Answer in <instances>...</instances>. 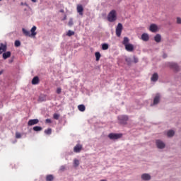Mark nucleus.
Segmentation results:
<instances>
[{
	"mask_svg": "<svg viewBox=\"0 0 181 181\" xmlns=\"http://www.w3.org/2000/svg\"><path fill=\"white\" fill-rule=\"evenodd\" d=\"M95 56L96 58V62L100 61V59L101 58V54L100 52H97L95 53Z\"/></svg>",
	"mask_w": 181,
	"mask_h": 181,
	"instance_id": "393cba45",
	"label": "nucleus"
},
{
	"mask_svg": "<svg viewBox=\"0 0 181 181\" xmlns=\"http://www.w3.org/2000/svg\"><path fill=\"white\" fill-rule=\"evenodd\" d=\"M40 81L39 80V76H35L32 80V84L33 86H36L37 84H39Z\"/></svg>",
	"mask_w": 181,
	"mask_h": 181,
	"instance_id": "4468645a",
	"label": "nucleus"
},
{
	"mask_svg": "<svg viewBox=\"0 0 181 181\" xmlns=\"http://www.w3.org/2000/svg\"><path fill=\"white\" fill-rule=\"evenodd\" d=\"M167 135L170 138L175 135V132L173 130H170L167 132Z\"/></svg>",
	"mask_w": 181,
	"mask_h": 181,
	"instance_id": "cd10ccee",
	"label": "nucleus"
},
{
	"mask_svg": "<svg viewBox=\"0 0 181 181\" xmlns=\"http://www.w3.org/2000/svg\"><path fill=\"white\" fill-rule=\"evenodd\" d=\"M118 119L120 124H127V121H128V116L127 115H122L118 117Z\"/></svg>",
	"mask_w": 181,
	"mask_h": 181,
	"instance_id": "20e7f679",
	"label": "nucleus"
},
{
	"mask_svg": "<svg viewBox=\"0 0 181 181\" xmlns=\"http://www.w3.org/2000/svg\"><path fill=\"white\" fill-rule=\"evenodd\" d=\"M76 11L81 16H83V12H84V8H83V6L81 4H78L76 6Z\"/></svg>",
	"mask_w": 181,
	"mask_h": 181,
	"instance_id": "0eeeda50",
	"label": "nucleus"
},
{
	"mask_svg": "<svg viewBox=\"0 0 181 181\" xmlns=\"http://www.w3.org/2000/svg\"><path fill=\"white\" fill-rule=\"evenodd\" d=\"M143 180H151V175L149 174L144 173L141 175Z\"/></svg>",
	"mask_w": 181,
	"mask_h": 181,
	"instance_id": "f3484780",
	"label": "nucleus"
},
{
	"mask_svg": "<svg viewBox=\"0 0 181 181\" xmlns=\"http://www.w3.org/2000/svg\"><path fill=\"white\" fill-rule=\"evenodd\" d=\"M21 5H23V3H21Z\"/></svg>",
	"mask_w": 181,
	"mask_h": 181,
	"instance_id": "49530a36",
	"label": "nucleus"
},
{
	"mask_svg": "<svg viewBox=\"0 0 181 181\" xmlns=\"http://www.w3.org/2000/svg\"><path fill=\"white\" fill-rule=\"evenodd\" d=\"M78 109L81 112H84V111H86V106L84 105H78Z\"/></svg>",
	"mask_w": 181,
	"mask_h": 181,
	"instance_id": "412c9836",
	"label": "nucleus"
},
{
	"mask_svg": "<svg viewBox=\"0 0 181 181\" xmlns=\"http://www.w3.org/2000/svg\"><path fill=\"white\" fill-rule=\"evenodd\" d=\"M73 25H74L73 20L71 19V20L69 21V26H73Z\"/></svg>",
	"mask_w": 181,
	"mask_h": 181,
	"instance_id": "58836bf2",
	"label": "nucleus"
},
{
	"mask_svg": "<svg viewBox=\"0 0 181 181\" xmlns=\"http://www.w3.org/2000/svg\"><path fill=\"white\" fill-rule=\"evenodd\" d=\"M158 78H159V76L157 73H154L151 77V81H158Z\"/></svg>",
	"mask_w": 181,
	"mask_h": 181,
	"instance_id": "6ab92c4d",
	"label": "nucleus"
},
{
	"mask_svg": "<svg viewBox=\"0 0 181 181\" xmlns=\"http://www.w3.org/2000/svg\"><path fill=\"white\" fill-rule=\"evenodd\" d=\"M2 73H3V71H0V76H1V74H2Z\"/></svg>",
	"mask_w": 181,
	"mask_h": 181,
	"instance_id": "a18cd8bd",
	"label": "nucleus"
},
{
	"mask_svg": "<svg viewBox=\"0 0 181 181\" xmlns=\"http://www.w3.org/2000/svg\"><path fill=\"white\" fill-rule=\"evenodd\" d=\"M54 179V177L52 175H48L46 176L47 181H53Z\"/></svg>",
	"mask_w": 181,
	"mask_h": 181,
	"instance_id": "a878e982",
	"label": "nucleus"
},
{
	"mask_svg": "<svg viewBox=\"0 0 181 181\" xmlns=\"http://www.w3.org/2000/svg\"><path fill=\"white\" fill-rule=\"evenodd\" d=\"M163 59H166L168 57V55L166 54H164L163 55Z\"/></svg>",
	"mask_w": 181,
	"mask_h": 181,
	"instance_id": "79ce46f5",
	"label": "nucleus"
},
{
	"mask_svg": "<svg viewBox=\"0 0 181 181\" xmlns=\"http://www.w3.org/2000/svg\"><path fill=\"white\" fill-rule=\"evenodd\" d=\"M108 138L113 141H115L117 139H119L120 138H122V134L110 133L108 134Z\"/></svg>",
	"mask_w": 181,
	"mask_h": 181,
	"instance_id": "f03ea898",
	"label": "nucleus"
},
{
	"mask_svg": "<svg viewBox=\"0 0 181 181\" xmlns=\"http://www.w3.org/2000/svg\"><path fill=\"white\" fill-rule=\"evenodd\" d=\"M32 2H36V0H31Z\"/></svg>",
	"mask_w": 181,
	"mask_h": 181,
	"instance_id": "c03bdc74",
	"label": "nucleus"
},
{
	"mask_svg": "<svg viewBox=\"0 0 181 181\" xmlns=\"http://www.w3.org/2000/svg\"><path fill=\"white\" fill-rule=\"evenodd\" d=\"M45 134H46V135H50L52 134V129L49 128L47 129H45Z\"/></svg>",
	"mask_w": 181,
	"mask_h": 181,
	"instance_id": "c85d7f7f",
	"label": "nucleus"
},
{
	"mask_svg": "<svg viewBox=\"0 0 181 181\" xmlns=\"http://www.w3.org/2000/svg\"><path fill=\"white\" fill-rule=\"evenodd\" d=\"M83 149V145L81 144H76V146L74 148V152L76 153H79Z\"/></svg>",
	"mask_w": 181,
	"mask_h": 181,
	"instance_id": "6e6552de",
	"label": "nucleus"
},
{
	"mask_svg": "<svg viewBox=\"0 0 181 181\" xmlns=\"http://www.w3.org/2000/svg\"><path fill=\"white\" fill-rule=\"evenodd\" d=\"M45 123H46V124H52V119H46Z\"/></svg>",
	"mask_w": 181,
	"mask_h": 181,
	"instance_id": "e433bc0d",
	"label": "nucleus"
},
{
	"mask_svg": "<svg viewBox=\"0 0 181 181\" xmlns=\"http://www.w3.org/2000/svg\"><path fill=\"white\" fill-rule=\"evenodd\" d=\"M121 33H122V24L119 23L116 27V36H117V37H120Z\"/></svg>",
	"mask_w": 181,
	"mask_h": 181,
	"instance_id": "7ed1b4c3",
	"label": "nucleus"
},
{
	"mask_svg": "<svg viewBox=\"0 0 181 181\" xmlns=\"http://www.w3.org/2000/svg\"><path fill=\"white\" fill-rule=\"evenodd\" d=\"M154 40L157 43H160V41L162 40V36H160V34L156 35V36L154 37Z\"/></svg>",
	"mask_w": 181,
	"mask_h": 181,
	"instance_id": "dca6fc26",
	"label": "nucleus"
},
{
	"mask_svg": "<svg viewBox=\"0 0 181 181\" xmlns=\"http://www.w3.org/2000/svg\"><path fill=\"white\" fill-rule=\"evenodd\" d=\"M14 45L16 46V47H19V46H21V41L16 40Z\"/></svg>",
	"mask_w": 181,
	"mask_h": 181,
	"instance_id": "72a5a7b5",
	"label": "nucleus"
},
{
	"mask_svg": "<svg viewBox=\"0 0 181 181\" xmlns=\"http://www.w3.org/2000/svg\"><path fill=\"white\" fill-rule=\"evenodd\" d=\"M102 49L103 50H108V44H103Z\"/></svg>",
	"mask_w": 181,
	"mask_h": 181,
	"instance_id": "7c9ffc66",
	"label": "nucleus"
},
{
	"mask_svg": "<svg viewBox=\"0 0 181 181\" xmlns=\"http://www.w3.org/2000/svg\"><path fill=\"white\" fill-rule=\"evenodd\" d=\"M160 98L159 95H156V97L154 98L153 104H158Z\"/></svg>",
	"mask_w": 181,
	"mask_h": 181,
	"instance_id": "b1692460",
	"label": "nucleus"
},
{
	"mask_svg": "<svg viewBox=\"0 0 181 181\" xmlns=\"http://www.w3.org/2000/svg\"><path fill=\"white\" fill-rule=\"evenodd\" d=\"M38 101H40V103H43V101H46V95H40L38 98Z\"/></svg>",
	"mask_w": 181,
	"mask_h": 181,
	"instance_id": "4be33fe9",
	"label": "nucleus"
},
{
	"mask_svg": "<svg viewBox=\"0 0 181 181\" xmlns=\"http://www.w3.org/2000/svg\"><path fill=\"white\" fill-rule=\"evenodd\" d=\"M33 131H35V132H39L40 131H42V129H43L42 128V127H39V126H35L33 128Z\"/></svg>",
	"mask_w": 181,
	"mask_h": 181,
	"instance_id": "5701e85b",
	"label": "nucleus"
},
{
	"mask_svg": "<svg viewBox=\"0 0 181 181\" xmlns=\"http://www.w3.org/2000/svg\"><path fill=\"white\" fill-rule=\"evenodd\" d=\"M64 169H66V167H64V165L61 166L60 170L63 171L64 170Z\"/></svg>",
	"mask_w": 181,
	"mask_h": 181,
	"instance_id": "a19ab883",
	"label": "nucleus"
},
{
	"mask_svg": "<svg viewBox=\"0 0 181 181\" xmlns=\"http://www.w3.org/2000/svg\"><path fill=\"white\" fill-rule=\"evenodd\" d=\"M133 59H134V61H133L134 63H138L139 62L138 57L134 56Z\"/></svg>",
	"mask_w": 181,
	"mask_h": 181,
	"instance_id": "c9c22d12",
	"label": "nucleus"
},
{
	"mask_svg": "<svg viewBox=\"0 0 181 181\" xmlns=\"http://www.w3.org/2000/svg\"><path fill=\"white\" fill-rule=\"evenodd\" d=\"M169 66L170 67H171V69H173V70H175V71H179V70H180V68L179 67L178 65H177L176 63L170 62Z\"/></svg>",
	"mask_w": 181,
	"mask_h": 181,
	"instance_id": "9d476101",
	"label": "nucleus"
},
{
	"mask_svg": "<svg viewBox=\"0 0 181 181\" xmlns=\"http://www.w3.org/2000/svg\"><path fill=\"white\" fill-rule=\"evenodd\" d=\"M8 50V46L6 44L1 43L0 44V54H2V53L6 52Z\"/></svg>",
	"mask_w": 181,
	"mask_h": 181,
	"instance_id": "39448f33",
	"label": "nucleus"
},
{
	"mask_svg": "<svg viewBox=\"0 0 181 181\" xmlns=\"http://www.w3.org/2000/svg\"><path fill=\"white\" fill-rule=\"evenodd\" d=\"M66 36H74V31L69 30L66 33Z\"/></svg>",
	"mask_w": 181,
	"mask_h": 181,
	"instance_id": "c756f323",
	"label": "nucleus"
},
{
	"mask_svg": "<svg viewBox=\"0 0 181 181\" xmlns=\"http://www.w3.org/2000/svg\"><path fill=\"white\" fill-rule=\"evenodd\" d=\"M141 40H144V42H148V40H149V35L143 33L141 35Z\"/></svg>",
	"mask_w": 181,
	"mask_h": 181,
	"instance_id": "2eb2a0df",
	"label": "nucleus"
},
{
	"mask_svg": "<svg viewBox=\"0 0 181 181\" xmlns=\"http://www.w3.org/2000/svg\"><path fill=\"white\" fill-rule=\"evenodd\" d=\"M149 30L151 32H153V33H155L156 32H158V25H156V24H151L150 25Z\"/></svg>",
	"mask_w": 181,
	"mask_h": 181,
	"instance_id": "9b49d317",
	"label": "nucleus"
},
{
	"mask_svg": "<svg viewBox=\"0 0 181 181\" xmlns=\"http://www.w3.org/2000/svg\"><path fill=\"white\" fill-rule=\"evenodd\" d=\"M61 93H62V88H57V94H60Z\"/></svg>",
	"mask_w": 181,
	"mask_h": 181,
	"instance_id": "4c0bfd02",
	"label": "nucleus"
},
{
	"mask_svg": "<svg viewBox=\"0 0 181 181\" xmlns=\"http://www.w3.org/2000/svg\"><path fill=\"white\" fill-rule=\"evenodd\" d=\"M124 47L127 52H134V45L132 44H128Z\"/></svg>",
	"mask_w": 181,
	"mask_h": 181,
	"instance_id": "ddd939ff",
	"label": "nucleus"
},
{
	"mask_svg": "<svg viewBox=\"0 0 181 181\" xmlns=\"http://www.w3.org/2000/svg\"><path fill=\"white\" fill-rule=\"evenodd\" d=\"M2 121V116H0V122Z\"/></svg>",
	"mask_w": 181,
	"mask_h": 181,
	"instance_id": "37998d69",
	"label": "nucleus"
},
{
	"mask_svg": "<svg viewBox=\"0 0 181 181\" xmlns=\"http://www.w3.org/2000/svg\"><path fill=\"white\" fill-rule=\"evenodd\" d=\"M11 51H6L4 52H3V55L2 57L4 60H6V59H9V57H11Z\"/></svg>",
	"mask_w": 181,
	"mask_h": 181,
	"instance_id": "f8f14e48",
	"label": "nucleus"
},
{
	"mask_svg": "<svg viewBox=\"0 0 181 181\" xmlns=\"http://www.w3.org/2000/svg\"><path fill=\"white\" fill-rule=\"evenodd\" d=\"M74 165L76 168H77V166H78V165H80V161L77 159H75L74 160Z\"/></svg>",
	"mask_w": 181,
	"mask_h": 181,
	"instance_id": "2f4dec72",
	"label": "nucleus"
},
{
	"mask_svg": "<svg viewBox=\"0 0 181 181\" xmlns=\"http://www.w3.org/2000/svg\"><path fill=\"white\" fill-rule=\"evenodd\" d=\"M156 144L158 149H163V148H165V143H163V141H162L160 140H157Z\"/></svg>",
	"mask_w": 181,
	"mask_h": 181,
	"instance_id": "1a4fd4ad",
	"label": "nucleus"
},
{
	"mask_svg": "<svg viewBox=\"0 0 181 181\" xmlns=\"http://www.w3.org/2000/svg\"><path fill=\"white\" fill-rule=\"evenodd\" d=\"M16 138H17V139H19V138H22V134H21V133H19V132H16Z\"/></svg>",
	"mask_w": 181,
	"mask_h": 181,
	"instance_id": "f704fd0d",
	"label": "nucleus"
},
{
	"mask_svg": "<svg viewBox=\"0 0 181 181\" xmlns=\"http://www.w3.org/2000/svg\"><path fill=\"white\" fill-rule=\"evenodd\" d=\"M53 118H54V119H59V118H60V115H59L57 113H54L53 115Z\"/></svg>",
	"mask_w": 181,
	"mask_h": 181,
	"instance_id": "473e14b6",
	"label": "nucleus"
},
{
	"mask_svg": "<svg viewBox=\"0 0 181 181\" xmlns=\"http://www.w3.org/2000/svg\"><path fill=\"white\" fill-rule=\"evenodd\" d=\"M37 124H39V120L37 119H30L28 122V127H32L33 125H36Z\"/></svg>",
	"mask_w": 181,
	"mask_h": 181,
	"instance_id": "423d86ee",
	"label": "nucleus"
},
{
	"mask_svg": "<svg viewBox=\"0 0 181 181\" xmlns=\"http://www.w3.org/2000/svg\"><path fill=\"white\" fill-rule=\"evenodd\" d=\"M23 33L25 35V36H30V32L28 31L26 29L23 28Z\"/></svg>",
	"mask_w": 181,
	"mask_h": 181,
	"instance_id": "bb28decb",
	"label": "nucleus"
},
{
	"mask_svg": "<svg viewBox=\"0 0 181 181\" xmlns=\"http://www.w3.org/2000/svg\"><path fill=\"white\" fill-rule=\"evenodd\" d=\"M122 45H124V47L129 45V38L128 37H124L122 41Z\"/></svg>",
	"mask_w": 181,
	"mask_h": 181,
	"instance_id": "a211bd4d",
	"label": "nucleus"
},
{
	"mask_svg": "<svg viewBox=\"0 0 181 181\" xmlns=\"http://www.w3.org/2000/svg\"><path fill=\"white\" fill-rule=\"evenodd\" d=\"M107 21L109 22H115L117 21V11L112 10L107 15Z\"/></svg>",
	"mask_w": 181,
	"mask_h": 181,
	"instance_id": "f257e3e1",
	"label": "nucleus"
},
{
	"mask_svg": "<svg viewBox=\"0 0 181 181\" xmlns=\"http://www.w3.org/2000/svg\"><path fill=\"white\" fill-rule=\"evenodd\" d=\"M177 23H179V24L181 23V18H177Z\"/></svg>",
	"mask_w": 181,
	"mask_h": 181,
	"instance_id": "ea45409f",
	"label": "nucleus"
},
{
	"mask_svg": "<svg viewBox=\"0 0 181 181\" xmlns=\"http://www.w3.org/2000/svg\"><path fill=\"white\" fill-rule=\"evenodd\" d=\"M30 32H31V36H36V35H37V33H36V26H33V27L31 28Z\"/></svg>",
	"mask_w": 181,
	"mask_h": 181,
	"instance_id": "aec40b11",
	"label": "nucleus"
}]
</instances>
